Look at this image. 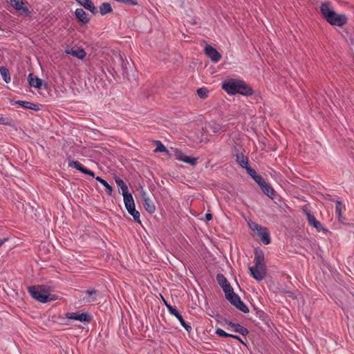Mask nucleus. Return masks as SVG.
<instances>
[{"label":"nucleus","mask_w":354,"mask_h":354,"mask_svg":"<svg viewBox=\"0 0 354 354\" xmlns=\"http://www.w3.org/2000/svg\"><path fill=\"white\" fill-rule=\"evenodd\" d=\"M100 12L102 15H104L108 13H111L113 12L112 7L109 3H102L100 6Z\"/></svg>","instance_id":"obj_29"},{"label":"nucleus","mask_w":354,"mask_h":354,"mask_svg":"<svg viewBox=\"0 0 354 354\" xmlns=\"http://www.w3.org/2000/svg\"><path fill=\"white\" fill-rule=\"evenodd\" d=\"M66 317L70 319L78 320L83 323H90L93 319V317L88 313H79L78 312L67 313Z\"/></svg>","instance_id":"obj_7"},{"label":"nucleus","mask_w":354,"mask_h":354,"mask_svg":"<svg viewBox=\"0 0 354 354\" xmlns=\"http://www.w3.org/2000/svg\"><path fill=\"white\" fill-rule=\"evenodd\" d=\"M75 15L76 18L84 24H88L90 21L88 14L82 8H77L75 11Z\"/></svg>","instance_id":"obj_17"},{"label":"nucleus","mask_w":354,"mask_h":354,"mask_svg":"<svg viewBox=\"0 0 354 354\" xmlns=\"http://www.w3.org/2000/svg\"><path fill=\"white\" fill-rule=\"evenodd\" d=\"M122 196L125 207L135 205L133 196L131 193L128 192L126 194H123Z\"/></svg>","instance_id":"obj_28"},{"label":"nucleus","mask_w":354,"mask_h":354,"mask_svg":"<svg viewBox=\"0 0 354 354\" xmlns=\"http://www.w3.org/2000/svg\"><path fill=\"white\" fill-rule=\"evenodd\" d=\"M320 12L324 18L332 26L342 27L348 21L345 15H338L331 8L329 2H324L321 4Z\"/></svg>","instance_id":"obj_1"},{"label":"nucleus","mask_w":354,"mask_h":354,"mask_svg":"<svg viewBox=\"0 0 354 354\" xmlns=\"http://www.w3.org/2000/svg\"><path fill=\"white\" fill-rule=\"evenodd\" d=\"M119 59L121 62V66H122V73L123 74H125V73H127V64H129L128 62H127V63L124 62V60L123 59V57L121 55H119Z\"/></svg>","instance_id":"obj_41"},{"label":"nucleus","mask_w":354,"mask_h":354,"mask_svg":"<svg viewBox=\"0 0 354 354\" xmlns=\"http://www.w3.org/2000/svg\"><path fill=\"white\" fill-rule=\"evenodd\" d=\"M208 127L214 133L224 132L226 130L225 126H223L214 121H211L209 123Z\"/></svg>","instance_id":"obj_25"},{"label":"nucleus","mask_w":354,"mask_h":354,"mask_svg":"<svg viewBox=\"0 0 354 354\" xmlns=\"http://www.w3.org/2000/svg\"><path fill=\"white\" fill-rule=\"evenodd\" d=\"M28 290L30 296L39 302L46 303L55 299L46 286H31L28 288Z\"/></svg>","instance_id":"obj_2"},{"label":"nucleus","mask_w":354,"mask_h":354,"mask_svg":"<svg viewBox=\"0 0 354 354\" xmlns=\"http://www.w3.org/2000/svg\"><path fill=\"white\" fill-rule=\"evenodd\" d=\"M216 278L217 283L222 288L225 295L233 289L227 278L223 274H218Z\"/></svg>","instance_id":"obj_11"},{"label":"nucleus","mask_w":354,"mask_h":354,"mask_svg":"<svg viewBox=\"0 0 354 354\" xmlns=\"http://www.w3.org/2000/svg\"><path fill=\"white\" fill-rule=\"evenodd\" d=\"M154 142L156 145L154 152H165L167 154L170 156L169 151L160 140H155Z\"/></svg>","instance_id":"obj_33"},{"label":"nucleus","mask_w":354,"mask_h":354,"mask_svg":"<svg viewBox=\"0 0 354 354\" xmlns=\"http://www.w3.org/2000/svg\"><path fill=\"white\" fill-rule=\"evenodd\" d=\"M66 53L68 55H71L80 59H83L86 55V52L82 48H78L77 50H73L71 48L70 50H66Z\"/></svg>","instance_id":"obj_21"},{"label":"nucleus","mask_w":354,"mask_h":354,"mask_svg":"<svg viewBox=\"0 0 354 354\" xmlns=\"http://www.w3.org/2000/svg\"><path fill=\"white\" fill-rule=\"evenodd\" d=\"M95 180L101 183L106 189V192L109 196H111L113 192L112 187L103 178L100 176L95 177Z\"/></svg>","instance_id":"obj_27"},{"label":"nucleus","mask_w":354,"mask_h":354,"mask_svg":"<svg viewBox=\"0 0 354 354\" xmlns=\"http://www.w3.org/2000/svg\"><path fill=\"white\" fill-rule=\"evenodd\" d=\"M249 270L252 277L257 281H261L266 277V267L261 268L254 266L253 267H249Z\"/></svg>","instance_id":"obj_8"},{"label":"nucleus","mask_w":354,"mask_h":354,"mask_svg":"<svg viewBox=\"0 0 354 354\" xmlns=\"http://www.w3.org/2000/svg\"><path fill=\"white\" fill-rule=\"evenodd\" d=\"M242 80L230 79L222 82V88L230 95L238 93Z\"/></svg>","instance_id":"obj_3"},{"label":"nucleus","mask_w":354,"mask_h":354,"mask_svg":"<svg viewBox=\"0 0 354 354\" xmlns=\"http://www.w3.org/2000/svg\"><path fill=\"white\" fill-rule=\"evenodd\" d=\"M216 334L221 337H230L232 334L226 333L221 328H217L216 330Z\"/></svg>","instance_id":"obj_38"},{"label":"nucleus","mask_w":354,"mask_h":354,"mask_svg":"<svg viewBox=\"0 0 354 354\" xmlns=\"http://www.w3.org/2000/svg\"><path fill=\"white\" fill-rule=\"evenodd\" d=\"M183 162L185 163H188L192 166H194L196 165L197 158L187 156L186 157H185V159H183Z\"/></svg>","instance_id":"obj_37"},{"label":"nucleus","mask_w":354,"mask_h":354,"mask_svg":"<svg viewBox=\"0 0 354 354\" xmlns=\"http://www.w3.org/2000/svg\"><path fill=\"white\" fill-rule=\"evenodd\" d=\"M225 295V298L234 306L241 300L240 297L234 292L233 289L231 290L230 292L226 293Z\"/></svg>","instance_id":"obj_22"},{"label":"nucleus","mask_w":354,"mask_h":354,"mask_svg":"<svg viewBox=\"0 0 354 354\" xmlns=\"http://www.w3.org/2000/svg\"><path fill=\"white\" fill-rule=\"evenodd\" d=\"M28 80L30 86L36 88H41L42 86V80L40 78L34 76L32 73H30L28 76Z\"/></svg>","instance_id":"obj_18"},{"label":"nucleus","mask_w":354,"mask_h":354,"mask_svg":"<svg viewBox=\"0 0 354 354\" xmlns=\"http://www.w3.org/2000/svg\"><path fill=\"white\" fill-rule=\"evenodd\" d=\"M262 192L267 195L270 198L274 199L275 196L274 189L266 182H265L261 187Z\"/></svg>","instance_id":"obj_20"},{"label":"nucleus","mask_w":354,"mask_h":354,"mask_svg":"<svg viewBox=\"0 0 354 354\" xmlns=\"http://www.w3.org/2000/svg\"><path fill=\"white\" fill-rule=\"evenodd\" d=\"M175 153H176V159H178V160H181L183 162V159H185V157L187 156V155H185L183 152H182L181 151L178 150V149H176L175 151Z\"/></svg>","instance_id":"obj_42"},{"label":"nucleus","mask_w":354,"mask_h":354,"mask_svg":"<svg viewBox=\"0 0 354 354\" xmlns=\"http://www.w3.org/2000/svg\"><path fill=\"white\" fill-rule=\"evenodd\" d=\"M209 93V91L206 88H200L197 90L198 95L202 98L205 99L207 97Z\"/></svg>","instance_id":"obj_36"},{"label":"nucleus","mask_w":354,"mask_h":354,"mask_svg":"<svg viewBox=\"0 0 354 354\" xmlns=\"http://www.w3.org/2000/svg\"><path fill=\"white\" fill-rule=\"evenodd\" d=\"M257 235L263 244L268 245L270 243V232L267 227H263L261 230L258 231Z\"/></svg>","instance_id":"obj_15"},{"label":"nucleus","mask_w":354,"mask_h":354,"mask_svg":"<svg viewBox=\"0 0 354 354\" xmlns=\"http://www.w3.org/2000/svg\"><path fill=\"white\" fill-rule=\"evenodd\" d=\"M307 220L308 224L311 226H313L318 231H326V230L324 227L321 224L319 221H318L314 215H313L310 212H306Z\"/></svg>","instance_id":"obj_13"},{"label":"nucleus","mask_w":354,"mask_h":354,"mask_svg":"<svg viewBox=\"0 0 354 354\" xmlns=\"http://www.w3.org/2000/svg\"><path fill=\"white\" fill-rule=\"evenodd\" d=\"M163 301H164L168 311L169 312V313L171 314L172 315L175 316L178 319V320L180 322L182 326H183L187 332H189L192 330L191 326L185 322L183 316L178 312V310L176 308L173 307L171 305L167 304V302L165 300V299H163Z\"/></svg>","instance_id":"obj_5"},{"label":"nucleus","mask_w":354,"mask_h":354,"mask_svg":"<svg viewBox=\"0 0 354 354\" xmlns=\"http://www.w3.org/2000/svg\"><path fill=\"white\" fill-rule=\"evenodd\" d=\"M0 74L2 76L3 80L6 83H9L11 80L9 70L5 66L0 67Z\"/></svg>","instance_id":"obj_31"},{"label":"nucleus","mask_w":354,"mask_h":354,"mask_svg":"<svg viewBox=\"0 0 354 354\" xmlns=\"http://www.w3.org/2000/svg\"><path fill=\"white\" fill-rule=\"evenodd\" d=\"M333 201L335 202L336 206H335V213L337 216V219L339 222L344 225H346L347 223L345 222V218L343 216V214L346 211V207L345 205L338 200H332Z\"/></svg>","instance_id":"obj_9"},{"label":"nucleus","mask_w":354,"mask_h":354,"mask_svg":"<svg viewBox=\"0 0 354 354\" xmlns=\"http://www.w3.org/2000/svg\"><path fill=\"white\" fill-rule=\"evenodd\" d=\"M115 181L118 187H120L122 189V194H126L128 192V186L127 184L124 182L122 179H121L118 176H115Z\"/></svg>","instance_id":"obj_30"},{"label":"nucleus","mask_w":354,"mask_h":354,"mask_svg":"<svg viewBox=\"0 0 354 354\" xmlns=\"http://www.w3.org/2000/svg\"><path fill=\"white\" fill-rule=\"evenodd\" d=\"M85 292L89 296L86 299L87 302H93L97 300V291L94 288H89Z\"/></svg>","instance_id":"obj_32"},{"label":"nucleus","mask_w":354,"mask_h":354,"mask_svg":"<svg viewBox=\"0 0 354 354\" xmlns=\"http://www.w3.org/2000/svg\"><path fill=\"white\" fill-rule=\"evenodd\" d=\"M81 172L84 174L89 175V176H91L92 177H95L94 172L93 171H91V170L88 169L86 167H84V169H82V171Z\"/></svg>","instance_id":"obj_46"},{"label":"nucleus","mask_w":354,"mask_h":354,"mask_svg":"<svg viewBox=\"0 0 354 354\" xmlns=\"http://www.w3.org/2000/svg\"><path fill=\"white\" fill-rule=\"evenodd\" d=\"M127 210L128 211L129 214L131 215L134 219V221L140 223V212L136 209L135 205H131L130 207H126Z\"/></svg>","instance_id":"obj_26"},{"label":"nucleus","mask_w":354,"mask_h":354,"mask_svg":"<svg viewBox=\"0 0 354 354\" xmlns=\"http://www.w3.org/2000/svg\"><path fill=\"white\" fill-rule=\"evenodd\" d=\"M225 323L232 328L233 331L239 333L243 336H246L249 333L248 329L239 323H234L231 321H225Z\"/></svg>","instance_id":"obj_12"},{"label":"nucleus","mask_w":354,"mask_h":354,"mask_svg":"<svg viewBox=\"0 0 354 354\" xmlns=\"http://www.w3.org/2000/svg\"><path fill=\"white\" fill-rule=\"evenodd\" d=\"M254 261L256 267H266L264 261V253L261 250H255Z\"/></svg>","instance_id":"obj_14"},{"label":"nucleus","mask_w":354,"mask_h":354,"mask_svg":"<svg viewBox=\"0 0 354 354\" xmlns=\"http://www.w3.org/2000/svg\"><path fill=\"white\" fill-rule=\"evenodd\" d=\"M249 225H250V229L252 230H253V231H257V233L258 232V231L261 230V228L263 227L262 226H261L258 223H254V222H252V223L249 224Z\"/></svg>","instance_id":"obj_43"},{"label":"nucleus","mask_w":354,"mask_h":354,"mask_svg":"<svg viewBox=\"0 0 354 354\" xmlns=\"http://www.w3.org/2000/svg\"><path fill=\"white\" fill-rule=\"evenodd\" d=\"M0 124L7 126L13 127L12 120L8 118L0 117Z\"/></svg>","instance_id":"obj_39"},{"label":"nucleus","mask_w":354,"mask_h":354,"mask_svg":"<svg viewBox=\"0 0 354 354\" xmlns=\"http://www.w3.org/2000/svg\"><path fill=\"white\" fill-rule=\"evenodd\" d=\"M236 162L242 167L245 168L249 165V161L247 156L243 153H237L236 154Z\"/></svg>","instance_id":"obj_23"},{"label":"nucleus","mask_w":354,"mask_h":354,"mask_svg":"<svg viewBox=\"0 0 354 354\" xmlns=\"http://www.w3.org/2000/svg\"><path fill=\"white\" fill-rule=\"evenodd\" d=\"M79 4L82 6L85 9L89 10L92 14L97 13V9L94 6L91 0H75Z\"/></svg>","instance_id":"obj_16"},{"label":"nucleus","mask_w":354,"mask_h":354,"mask_svg":"<svg viewBox=\"0 0 354 354\" xmlns=\"http://www.w3.org/2000/svg\"><path fill=\"white\" fill-rule=\"evenodd\" d=\"M238 93L243 95L250 96L253 94V90L243 80H242Z\"/></svg>","instance_id":"obj_19"},{"label":"nucleus","mask_w":354,"mask_h":354,"mask_svg":"<svg viewBox=\"0 0 354 354\" xmlns=\"http://www.w3.org/2000/svg\"><path fill=\"white\" fill-rule=\"evenodd\" d=\"M253 180L261 187L266 181L263 178V177L259 174H257Z\"/></svg>","instance_id":"obj_44"},{"label":"nucleus","mask_w":354,"mask_h":354,"mask_svg":"<svg viewBox=\"0 0 354 354\" xmlns=\"http://www.w3.org/2000/svg\"><path fill=\"white\" fill-rule=\"evenodd\" d=\"M245 169L247 173L251 176L252 179L257 175L256 171L253 168L250 167V165H248Z\"/></svg>","instance_id":"obj_40"},{"label":"nucleus","mask_w":354,"mask_h":354,"mask_svg":"<svg viewBox=\"0 0 354 354\" xmlns=\"http://www.w3.org/2000/svg\"><path fill=\"white\" fill-rule=\"evenodd\" d=\"M120 3H124L129 6H136L138 5V1L136 0H120Z\"/></svg>","instance_id":"obj_45"},{"label":"nucleus","mask_w":354,"mask_h":354,"mask_svg":"<svg viewBox=\"0 0 354 354\" xmlns=\"http://www.w3.org/2000/svg\"><path fill=\"white\" fill-rule=\"evenodd\" d=\"M232 338H234L235 339H237L239 342H241L242 344H244V345H246L245 343L241 339V338L238 336V335H232V336L230 337Z\"/></svg>","instance_id":"obj_47"},{"label":"nucleus","mask_w":354,"mask_h":354,"mask_svg":"<svg viewBox=\"0 0 354 354\" xmlns=\"http://www.w3.org/2000/svg\"><path fill=\"white\" fill-rule=\"evenodd\" d=\"M204 51L212 62L216 63L221 59V55L212 46L207 44Z\"/></svg>","instance_id":"obj_10"},{"label":"nucleus","mask_w":354,"mask_h":354,"mask_svg":"<svg viewBox=\"0 0 354 354\" xmlns=\"http://www.w3.org/2000/svg\"><path fill=\"white\" fill-rule=\"evenodd\" d=\"M139 192L145 209L149 214L154 213L156 211L155 205L153 202L149 198L142 187H140Z\"/></svg>","instance_id":"obj_4"},{"label":"nucleus","mask_w":354,"mask_h":354,"mask_svg":"<svg viewBox=\"0 0 354 354\" xmlns=\"http://www.w3.org/2000/svg\"><path fill=\"white\" fill-rule=\"evenodd\" d=\"M15 104H19L22 107L26 109H31L34 111H38L39 107L38 105L34 103H32L30 102L27 101H22V100H17L15 102Z\"/></svg>","instance_id":"obj_24"},{"label":"nucleus","mask_w":354,"mask_h":354,"mask_svg":"<svg viewBox=\"0 0 354 354\" xmlns=\"http://www.w3.org/2000/svg\"><path fill=\"white\" fill-rule=\"evenodd\" d=\"M234 306L244 313H248L249 312L248 307L241 301V299Z\"/></svg>","instance_id":"obj_35"},{"label":"nucleus","mask_w":354,"mask_h":354,"mask_svg":"<svg viewBox=\"0 0 354 354\" xmlns=\"http://www.w3.org/2000/svg\"><path fill=\"white\" fill-rule=\"evenodd\" d=\"M68 167H74L77 170L80 171V172L82 171V169L84 167L81 163H80L77 160H69L68 161Z\"/></svg>","instance_id":"obj_34"},{"label":"nucleus","mask_w":354,"mask_h":354,"mask_svg":"<svg viewBox=\"0 0 354 354\" xmlns=\"http://www.w3.org/2000/svg\"><path fill=\"white\" fill-rule=\"evenodd\" d=\"M10 3L12 8L19 11L21 15L29 16L30 11L26 6L28 3H24L23 0H10Z\"/></svg>","instance_id":"obj_6"},{"label":"nucleus","mask_w":354,"mask_h":354,"mask_svg":"<svg viewBox=\"0 0 354 354\" xmlns=\"http://www.w3.org/2000/svg\"><path fill=\"white\" fill-rule=\"evenodd\" d=\"M212 219V215L211 213H207L205 214V220L206 221H209Z\"/></svg>","instance_id":"obj_48"}]
</instances>
